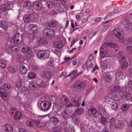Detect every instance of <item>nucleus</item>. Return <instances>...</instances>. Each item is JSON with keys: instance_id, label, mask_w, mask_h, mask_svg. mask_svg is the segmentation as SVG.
Masks as SVG:
<instances>
[{"instance_id": "a18cd8bd", "label": "nucleus", "mask_w": 132, "mask_h": 132, "mask_svg": "<svg viewBox=\"0 0 132 132\" xmlns=\"http://www.w3.org/2000/svg\"><path fill=\"white\" fill-rule=\"evenodd\" d=\"M50 22V27H54L56 26V21L52 20H51Z\"/></svg>"}, {"instance_id": "412c9836", "label": "nucleus", "mask_w": 132, "mask_h": 132, "mask_svg": "<svg viewBox=\"0 0 132 132\" xmlns=\"http://www.w3.org/2000/svg\"><path fill=\"white\" fill-rule=\"evenodd\" d=\"M19 69L20 72L22 74H25L27 72V69L23 65H20Z\"/></svg>"}, {"instance_id": "c03bdc74", "label": "nucleus", "mask_w": 132, "mask_h": 132, "mask_svg": "<svg viewBox=\"0 0 132 132\" xmlns=\"http://www.w3.org/2000/svg\"><path fill=\"white\" fill-rule=\"evenodd\" d=\"M8 70L11 72L14 73L15 71V69L12 66H9L8 68Z\"/></svg>"}, {"instance_id": "49530a36", "label": "nucleus", "mask_w": 132, "mask_h": 132, "mask_svg": "<svg viewBox=\"0 0 132 132\" xmlns=\"http://www.w3.org/2000/svg\"><path fill=\"white\" fill-rule=\"evenodd\" d=\"M90 111L91 112L92 114L94 115H96L97 112L96 110L94 108H91L90 109Z\"/></svg>"}, {"instance_id": "e433bc0d", "label": "nucleus", "mask_w": 132, "mask_h": 132, "mask_svg": "<svg viewBox=\"0 0 132 132\" xmlns=\"http://www.w3.org/2000/svg\"><path fill=\"white\" fill-rule=\"evenodd\" d=\"M129 108V105L127 104H125L123 105L121 108V109L123 111H126Z\"/></svg>"}, {"instance_id": "b1692460", "label": "nucleus", "mask_w": 132, "mask_h": 132, "mask_svg": "<svg viewBox=\"0 0 132 132\" xmlns=\"http://www.w3.org/2000/svg\"><path fill=\"white\" fill-rule=\"evenodd\" d=\"M62 115L64 119H68L69 115V112L68 110H64L62 113Z\"/></svg>"}, {"instance_id": "c756f323", "label": "nucleus", "mask_w": 132, "mask_h": 132, "mask_svg": "<svg viewBox=\"0 0 132 132\" xmlns=\"http://www.w3.org/2000/svg\"><path fill=\"white\" fill-rule=\"evenodd\" d=\"M75 112L76 114L79 115H81L83 113L84 110L82 108H79L76 109L75 111Z\"/></svg>"}, {"instance_id": "13d9d810", "label": "nucleus", "mask_w": 132, "mask_h": 132, "mask_svg": "<svg viewBox=\"0 0 132 132\" xmlns=\"http://www.w3.org/2000/svg\"><path fill=\"white\" fill-rule=\"evenodd\" d=\"M56 132H61V128L60 126H58L54 128Z\"/></svg>"}, {"instance_id": "0eeeda50", "label": "nucleus", "mask_w": 132, "mask_h": 132, "mask_svg": "<svg viewBox=\"0 0 132 132\" xmlns=\"http://www.w3.org/2000/svg\"><path fill=\"white\" fill-rule=\"evenodd\" d=\"M12 3H5L1 7V9L4 11L9 10L11 7H13Z\"/></svg>"}, {"instance_id": "72a5a7b5", "label": "nucleus", "mask_w": 132, "mask_h": 132, "mask_svg": "<svg viewBox=\"0 0 132 132\" xmlns=\"http://www.w3.org/2000/svg\"><path fill=\"white\" fill-rule=\"evenodd\" d=\"M72 127L69 125H67L65 127V131L66 132H72Z\"/></svg>"}, {"instance_id": "4c0bfd02", "label": "nucleus", "mask_w": 132, "mask_h": 132, "mask_svg": "<svg viewBox=\"0 0 132 132\" xmlns=\"http://www.w3.org/2000/svg\"><path fill=\"white\" fill-rule=\"evenodd\" d=\"M104 79L106 82H109L111 80V78L109 75H104L103 76Z\"/></svg>"}, {"instance_id": "6e6d98bb", "label": "nucleus", "mask_w": 132, "mask_h": 132, "mask_svg": "<svg viewBox=\"0 0 132 132\" xmlns=\"http://www.w3.org/2000/svg\"><path fill=\"white\" fill-rule=\"evenodd\" d=\"M26 125L29 127H32L33 126V124L32 122L30 120H28L27 121Z\"/></svg>"}, {"instance_id": "6e6552de", "label": "nucleus", "mask_w": 132, "mask_h": 132, "mask_svg": "<svg viewBox=\"0 0 132 132\" xmlns=\"http://www.w3.org/2000/svg\"><path fill=\"white\" fill-rule=\"evenodd\" d=\"M37 43L39 46H41L47 44L48 43L47 39L44 38H39L37 41Z\"/></svg>"}, {"instance_id": "3c124183", "label": "nucleus", "mask_w": 132, "mask_h": 132, "mask_svg": "<svg viewBox=\"0 0 132 132\" xmlns=\"http://www.w3.org/2000/svg\"><path fill=\"white\" fill-rule=\"evenodd\" d=\"M55 35V31L54 30L50 29V37H53Z\"/></svg>"}, {"instance_id": "7c9ffc66", "label": "nucleus", "mask_w": 132, "mask_h": 132, "mask_svg": "<svg viewBox=\"0 0 132 132\" xmlns=\"http://www.w3.org/2000/svg\"><path fill=\"white\" fill-rule=\"evenodd\" d=\"M16 58L18 61L21 62H23L24 61L23 57L22 55H17L16 56Z\"/></svg>"}, {"instance_id": "5701e85b", "label": "nucleus", "mask_w": 132, "mask_h": 132, "mask_svg": "<svg viewBox=\"0 0 132 132\" xmlns=\"http://www.w3.org/2000/svg\"><path fill=\"white\" fill-rule=\"evenodd\" d=\"M113 33L114 35L118 38L121 39H123V37L121 35V34L120 32L115 30H114Z\"/></svg>"}, {"instance_id": "e2e57ef3", "label": "nucleus", "mask_w": 132, "mask_h": 132, "mask_svg": "<svg viewBox=\"0 0 132 132\" xmlns=\"http://www.w3.org/2000/svg\"><path fill=\"white\" fill-rule=\"evenodd\" d=\"M32 31V34H36L38 32V28L37 29H34V30H33Z\"/></svg>"}, {"instance_id": "f257e3e1", "label": "nucleus", "mask_w": 132, "mask_h": 132, "mask_svg": "<svg viewBox=\"0 0 132 132\" xmlns=\"http://www.w3.org/2000/svg\"><path fill=\"white\" fill-rule=\"evenodd\" d=\"M120 87L118 85H114L113 87V89L112 91V92L113 93H114L113 95H112L111 97V99L113 100H119L121 99L122 96L120 95H116V92H118L120 90Z\"/></svg>"}, {"instance_id": "de8ad7c7", "label": "nucleus", "mask_w": 132, "mask_h": 132, "mask_svg": "<svg viewBox=\"0 0 132 132\" xmlns=\"http://www.w3.org/2000/svg\"><path fill=\"white\" fill-rule=\"evenodd\" d=\"M23 6L25 7L28 8L31 6V4L28 2L25 1L23 4Z\"/></svg>"}, {"instance_id": "423d86ee", "label": "nucleus", "mask_w": 132, "mask_h": 132, "mask_svg": "<svg viewBox=\"0 0 132 132\" xmlns=\"http://www.w3.org/2000/svg\"><path fill=\"white\" fill-rule=\"evenodd\" d=\"M85 86V83L79 80H77L73 84V87L76 89L82 88Z\"/></svg>"}, {"instance_id": "473e14b6", "label": "nucleus", "mask_w": 132, "mask_h": 132, "mask_svg": "<svg viewBox=\"0 0 132 132\" xmlns=\"http://www.w3.org/2000/svg\"><path fill=\"white\" fill-rule=\"evenodd\" d=\"M37 28L36 25L34 24H30L28 27L29 30L30 31Z\"/></svg>"}, {"instance_id": "69168bd1", "label": "nucleus", "mask_w": 132, "mask_h": 132, "mask_svg": "<svg viewBox=\"0 0 132 132\" xmlns=\"http://www.w3.org/2000/svg\"><path fill=\"white\" fill-rule=\"evenodd\" d=\"M128 86L130 88H132V81H131L128 82Z\"/></svg>"}, {"instance_id": "0e129e2a", "label": "nucleus", "mask_w": 132, "mask_h": 132, "mask_svg": "<svg viewBox=\"0 0 132 132\" xmlns=\"http://www.w3.org/2000/svg\"><path fill=\"white\" fill-rule=\"evenodd\" d=\"M117 46V45L115 43H111L110 47L112 48H115Z\"/></svg>"}, {"instance_id": "4d7b16f0", "label": "nucleus", "mask_w": 132, "mask_h": 132, "mask_svg": "<svg viewBox=\"0 0 132 132\" xmlns=\"http://www.w3.org/2000/svg\"><path fill=\"white\" fill-rule=\"evenodd\" d=\"M21 82L20 81H18L16 84V87L17 88L20 87L21 86Z\"/></svg>"}, {"instance_id": "a19ab883", "label": "nucleus", "mask_w": 132, "mask_h": 132, "mask_svg": "<svg viewBox=\"0 0 132 132\" xmlns=\"http://www.w3.org/2000/svg\"><path fill=\"white\" fill-rule=\"evenodd\" d=\"M21 93H23L25 94L27 93L28 92V90L27 88L24 87H22L20 90Z\"/></svg>"}, {"instance_id": "f03ea898", "label": "nucleus", "mask_w": 132, "mask_h": 132, "mask_svg": "<svg viewBox=\"0 0 132 132\" xmlns=\"http://www.w3.org/2000/svg\"><path fill=\"white\" fill-rule=\"evenodd\" d=\"M49 55L50 52L48 51H46V52L41 51L37 52L36 55L38 58L43 60L44 59H48Z\"/></svg>"}, {"instance_id": "39448f33", "label": "nucleus", "mask_w": 132, "mask_h": 132, "mask_svg": "<svg viewBox=\"0 0 132 132\" xmlns=\"http://www.w3.org/2000/svg\"><path fill=\"white\" fill-rule=\"evenodd\" d=\"M21 51L22 52L26 53V56L28 59L30 58L32 56V50L30 47H23L22 48Z\"/></svg>"}, {"instance_id": "603ef678", "label": "nucleus", "mask_w": 132, "mask_h": 132, "mask_svg": "<svg viewBox=\"0 0 132 132\" xmlns=\"http://www.w3.org/2000/svg\"><path fill=\"white\" fill-rule=\"evenodd\" d=\"M115 123V120L113 118H111L110 121V125H114Z\"/></svg>"}, {"instance_id": "58836bf2", "label": "nucleus", "mask_w": 132, "mask_h": 132, "mask_svg": "<svg viewBox=\"0 0 132 132\" xmlns=\"http://www.w3.org/2000/svg\"><path fill=\"white\" fill-rule=\"evenodd\" d=\"M124 123H125L123 121H120L118 122L116 126L118 128H121L123 127Z\"/></svg>"}, {"instance_id": "2eb2a0df", "label": "nucleus", "mask_w": 132, "mask_h": 132, "mask_svg": "<svg viewBox=\"0 0 132 132\" xmlns=\"http://www.w3.org/2000/svg\"><path fill=\"white\" fill-rule=\"evenodd\" d=\"M3 127L4 129L7 132H12L13 131V128L12 126L7 124L4 125Z\"/></svg>"}, {"instance_id": "37998d69", "label": "nucleus", "mask_w": 132, "mask_h": 132, "mask_svg": "<svg viewBox=\"0 0 132 132\" xmlns=\"http://www.w3.org/2000/svg\"><path fill=\"white\" fill-rule=\"evenodd\" d=\"M3 88L5 90H8L11 88V86L10 84H5L3 85Z\"/></svg>"}, {"instance_id": "a878e982", "label": "nucleus", "mask_w": 132, "mask_h": 132, "mask_svg": "<svg viewBox=\"0 0 132 132\" xmlns=\"http://www.w3.org/2000/svg\"><path fill=\"white\" fill-rule=\"evenodd\" d=\"M72 120L76 123H78L80 121V119L76 115H73L72 116Z\"/></svg>"}, {"instance_id": "dca6fc26", "label": "nucleus", "mask_w": 132, "mask_h": 132, "mask_svg": "<svg viewBox=\"0 0 132 132\" xmlns=\"http://www.w3.org/2000/svg\"><path fill=\"white\" fill-rule=\"evenodd\" d=\"M59 122L58 119L55 117H52L50 119V122L53 125L57 124Z\"/></svg>"}, {"instance_id": "cd10ccee", "label": "nucleus", "mask_w": 132, "mask_h": 132, "mask_svg": "<svg viewBox=\"0 0 132 132\" xmlns=\"http://www.w3.org/2000/svg\"><path fill=\"white\" fill-rule=\"evenodd\" d=\"M108 61L106 60L105 62L101 61V68L103 69L107 68L108 67Z\"/></svg>"}, {"instance_id": "c85d7f7f", "label": "nucleus", "mask_w": 132, "mask_h": 132, "mask_svg": "<svg viewBox=\"0 0 132 132\" xmlns=\"http://www.w3.org/2000/svg\"><path fill=\"white\" fill-rule=\"evenodd\" d=\"M126 42H123L124 43L127 45L129 44L132 45V36L129 37L126 41Z\"/></svg>"}, {"instance_id": "8fccbe9b", "label": "nucleus", "mask_w": 132, "mask_h": 132, "mask_svg": "<svg viewBox=\"0 0 132 132\" xmlns=\"http://www.w3.org/2000/svg\"><path fill=\"white\" fill-rule=\"evenodd\" d=\"M33 121L35 123L36 125L39 127H42L43 126H42L41 125V121L34 120Z\"/></svg>"}, {"instance_id": "f3484780", "label": "nucleus", "mask_w": 132, "mask_h": 132, "mask_svg": "<svg viewBox=\"0 0 132 132\" xmlns=\"http://www.w3.org/2000/svg\"><path fill=\"white\" fill-rule=\"evenodd\" d=\"M34 7H35V9L39 11L42 9V5L40 2H37L34 4Z\"/></svg>"}, {"instance_id": "052dcab7", "label": "nucleus", "mask_w": 132, "mask_h": 132, "mask_svg": "<svg viewBox=\"0 0 132 132\" xmlns=\"http://www.w3.org/2000/svg\"><path fill=\"white\" fill-rule=\"evenodd\" d=\"M11 50L14 52H16L18 51V48L15 46H13L11 48Z\"/></svg>"}, {"instance_id": "4468645a", "label": "nucleus", "mask_w": 132, "mask_h": 132, "mask_svg": "<svg viewBox=\"0 0 132 132\" xmlns=\"http://www.w3.org/2000/svg\"><path fill=\"white\" fill-rule=\"evenodd\" d=\"M53 45L57 49L62 48L63 46V43L59 41L54 42L53 43Z\"/></svg>"}, {"instance_id": "393cba45", "label": "nucleus", "mask_w": 132, "mask_h": 132, "mask_svg": "<svg viewBox=\"0 0 132 132\" xmlns=\"http://www.w3.org/2000/svg\"><path fill=\"white\" fill-rule=\"evenodd\" d=\"M50 29L49 28H45L43 31V35L45 37H49L50 34Z\"/></svg>"}, {"instance_id": "f704fd0d", "label": "nucleus", "mask_w": 132, "mask_h": 132, "mask_svg": "<svg viewBox=\"0 0 132 132\" xmlns=\"http://www.w3.org/2000/svg\"><path fill=\"white\" fill-rule=\"evenodd\" d=\"M0 66L3 69H4L6 67V63L5 61L3 60H0Z\"/></svg>"}, {"instance_id": "864d4df0", "label": "nucleus", "mask_w": 132, "mask_h": 132, "mask_svg": "<svg viewBox=\"0 0 132 132\" xmlns=\"http://www.w3.org/2000/svg\"><path fill=\"white\" fill-rule=\"evenodd\" d=\"M10 113L11 115H13L14 113H16V110L14 108H12L10 110Z\"/></svg>"}, {"instance_id": "4be33fe9", "label": "nucleus", "mask_w": 132, "mask_h": 132, "mask_svg": "<svg viewBox=\"0 0 132 132\" xmlns=\"http://www.w3.org/2000/svg\"><path fill=\"white\" fill-rule=\"evenodd\" d=\"M22 114L20 112H17L14 116V119L16 121H18L21 118Z\"/></svg>"}, {"instance_id": "5fc2aeb1", "label": "nucleus", "mask_w": 132, "mask_h": 132, "mask_svg": "<svg viewBox=\"0 0 132 132\" xmlns=\"http://www.w3.org/2000/svg\"><path fill=\"white\" fill-rule=\"evenodd\" d=\"M132 47L131 46H130L127 47L126 48L127 51L129 53H131L132 52V51L131 50Z\"/></svg>"}, {"instance_id": "6ab92c4d", "label": "nucleus", "mask_w": 132, "mask_h": 132, "mask_svg": "<svg viewBox=\"0 0 132 132\" xmlns=\"http://www.w3.org/2000/svg\"><path fill=\"white\" fill-rule=\"evenodd\" d=\"M23 18L24 22L28 23L31 19V16L29 14H26L23 16Z\"/></svg>"}, {"instance_id": "338daca9", "label": "nucleus", "mask_w": 132, "mask_h": 132, "mask_svg": "<svg viewBox=\"0 0 132 132\" xmlns=\"http://www.w3.org/2000/svg\"><path fill=\"white\" fill-rule=\"evenodd\" d=\"M64 120H62V122L65 125L67 123V119H64Z\"/></svg>"}, {"instance_id": "f8f14e48", "label": "nucleus", "mask_w": 132, "mask_h": 132, "mask_svg": "<svg viewBox=\"0 0 132 132\" xmlns=\"http://www.w3.org/2000/svg\"><path fill=\"white\" fill-rule=\"evenodd\" d=\"M9 26L8 23L5 21H0V27L3 28L6 30L9 27Z\"/></svg>"}, {"instance_id": "9b49d317", "label": "nucleus", "mask_w": 132, "mask_h": 132, "mask_svg": "<svg viewBox=\"0 0 132 132\" xmlns=\"http://www.w3.org/2000/svg\"><path fill=\"white\" fill-rule=\"evenodd\" d=\"M0 95L5 100H6L8 99L7 94L4 92L3 88L1 87H0Z\"/></svg>"}, {"instance_id": "a211bd4d", "label": "nucleus", "mask_w": 132, "mask_h": 132, "mask_svg": "<svg viewBox=\"0 0 132 132\" xmlns=\"http://www.w3.org/2000/svg\"><path fill=\"white\" fill-rule=\"evenodd\" d=\"M63 105H67L69 102V99L66 97H62L60 99Z\"/></svg>"}, {"instance_id": "ea45409f", "label": "nucleus", "mask_w": 132, "mask_h": 132, "mask_svg": "<svg viewBox=\"0 0 132 132\" xmlns=\"http://www.w3.org/2000/svg\"><path fill=\"white\" fill-rule=\"evenodd\" d=\"M29 87L31 89L34 90L36 88L35 84L33 82H30L29 84Z\"/></svg>"}, {"instance_id": "774afa93", "label": "nucleus", "mask_w": 132, "mask_h": 132, "mask_svg": "<svg viewBox=\"0 0 132 132\" xmlns=\"http://www.w3.org/2000/svg\"><path fill=\"white\" fill-rule=\"evenodd\" d=\"M128 126L130 128L132 129V120L129 122Z\"/></svg>"}, {"instance_id": "ddd939ff", "label": "nucleus", "mask_w": 132, "mask_h": 132, "mask_svg": "<svg viewBox=\"0 0 132 132\" xmlns=\"http://www.w3.org/2000/svg\"><path fill=\"white\" fill-rule=\"evenodd\" d=\"M109 103L110 104L112 110H115L118 109V105L113 100L109 101Z\"/></svg>"}, {"instance_id": "bf43d9fd", "label": "nucleus", "mask_w": 132, "mask_h": 132, "mask_svg": "<svg viewBox=\"0 0 132 132\" xmlns=\"http://www.w3.org/2000/svg\"><path fill=\"white\" fill-rule=\"evenodd\" d=\"M111 43H109L108 42H106L104 43V46L105 47L106 46H111Z\"/></svg>"}, {"instance_id": "2f4dec72", "label": "nucleus", "mask_w": 132, "mask_h": 132, "mask_svg": "<svg viewBox=\"0 0 132 132\" xmlns=\"http://www.w3.org/2000/svg\"><path fill=\"white\" fill-rule=\"evenodd\" d=\"M36 76V74L34 72H29L28 76V77L30 79H33L35 78Z\"/></svg>"}, {"instance_id": "bb28decb", "label": "nucleus", "mask_w": 132, "mask_h": 132, "mask_svg": "<svg viewBox=\"0 0 132 132\" xmlns=\"http://www.w3.org/2000/svg\"><path fill=\"white\" fill-rule=\"evenodd\" d=\"M37 84L41 87H44L46 86L44 82L41 80H38L37 81Z\"/></svg>"}, {"instance_id": "7ed1b4c3", "label": "nucleus", "mask_w": 132, "mask_h": 132, "mask_svg": "<svg viewBox=\"0 0 132 132\" xmlns=\"http://www.w3.org/2000/svg\"><path fill=\"white\" fill-rule=\"evenodd\" d=\"M10 41L16 44H20L22 41L21 35L18 33L16 34L14 37H13L10 40Z\"/></svg>"}, {"instance_id": "20e7f679", "label": "nucleus", "mask_w": 132, "mask_h": 132, "mask_svg": "<svg viewBox=\"0 0 132 132\" xmlns=\"http://www.w3.org/2000/svg\"><path fill=\"white\" fill-rule=\"evenodd\" d=\"M50 103L48 101L45 100L42 101L40 103V109L44 111L48 110L50 108Z\"/></svg>"}, {"instance_id": "680f3d73", "label": "nucleus", "mask_w": 132, "mask_h": 132, "mask_svg": "<svg viewBox=\"0 0 132 132\" xmlns=\"http://www.w3.org/2000/svg\"><path fill=\"white\" fill-rule=\"evenodd\" d=\"M98 69L99 68L98 67V66L97 65H96L94 67L93 69L92 72V73H94L96 71V69Z\"/></svg>"}, {"instance_id": "1a4fd4ad", "label": "nucleus", "mask_w": 132, "mask_h": 132, "mask_svg": "<svg viewBox=\"0 0 132 132\" xmlns=\"http://www.w3.org/2000/svg\"><path fill=\"white\" fill-rule=\"evenodd\" d=\"M107 49L106 48L103 46H101L100 51V56L102 59L105 57L106 54Z\"/></svg>"}, {"instance_id": "aec40b11", "label": "nucleus", "mask_w": 132, "mask_h": 132, "mask_svg": "<svg viewBox=\"0 0 132 132\" xmlns=\"http://www.w3.org/2000/svg\"><path fill=\"white\" fill-rule=\"evenodd\" d=\"M41 77L42 78H45L47 79H49L50 77V73L49 71H45L41 75Z\"/></svg>"}, {"instance_id": "9d476101", "label": "nucleus", "mask_w": 132, "mask_h": 132, "mask_svg": "<svg viewBox=\"0 0 132 132\" xmlns=\"http://www.w3.org/2000/svg\"><path fill=\"white\" fill-rule=\"evenodd\" d=\"M80 102L79 100H75L74 99H72L71 102L70 104H69L67 106H79L80 105Z\"/></svg>"}, {"instance_id": "09e8293b", "label": "nucleus", "mask_w": 132, "mask_h": 132, "mask_svg": "<svg viewBox=\"0 0 132 132\" xmlns=\"http://www.w3.org/2000/svg\"><path fill=\"white\" fill-rule=\"evenodd\" d=\"M128 66V63L126 62H125L123 63V64L121 67V68L123 69H125Z\"/></svg>"}, {"instance_id": "c9c22d12", "label": "nucleus", "mask_w": 132, "mask_h": 132, "mask_svg": "<svg viewBox=\"0 0 132 132\" xmlns=\"http://www.w3.org/2000/svg\"><path fill=\"white\" fill-rule=\"evenodd\" d=\"M101 122L103 125H105L107 123L108 121L106 118L103 117L101 118Z\"/></svg>"}, {"instance_id": "79ce46f5", "label": "nucleus", "mask_w": 132, "mask_h": 132, "mask_svg": "<svg viewBox=\"0 0 132 132\" xmlns=\"http://www.w3.org/2000/svg\"><path fill=\"white\" fill-rule=\"evenodd\" d=\"M85 65L86 67H89L90 68H92L93 67V65L92 64V62L89 61H87L85 63Z\"/></svg>"}]
</instances>
